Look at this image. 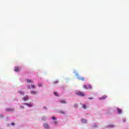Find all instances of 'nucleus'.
Listing matches in <instances>:
<instances>
[{
  "mask_svg": "<svg viewBox=\"0 0 129 129\" xmlns=\"http://www.w3.org/2000/svg\"><path fill=\"white\" fill-rule=\"evenodd\" d=\"M83 88L85 89H87V90H88V89H92V86H91V85H84L83 86Z\"/></svg>",
  "mask_w": 129,
  "mask_h": 129,
  "instance_id": "1",
  "label": "nucleus"
},
{
  "mask_svg": "<svg viewBox=\"0 0 129 129\" xmlns=\"http://www.w3.org/2000/svg\"><path fill=\"white\" fill-rule=\"evenodd\" d=\"M76 95H78L79 96H82V97L85 96V94L83 92L79 91L76 93Z\"/></svg>",
  "mask_w": 129,
  "mask_h": 129,
  "instance_id": "2",
  "label": "nucleus"
},
{
  "mask_svg": "<svg viewBox=\"0 0 129 129\" xmlns=\"http://www.w3.org/2000/svg\"><path fill=\"white\" fill-rule=\"evenodd\" d=\"M76 75L78 79H79V80H81V81H84L85 78H84V77L81 78L79 77V75L78 74H76Z\"/></svg>",
  "mask_w": 129,
  "mask_h": 129,
  "instance_id": "3",
  "label": "nucleus"
},
{
  "mask_svg": "<svg viewBox=\"0 0 129 129\" xmlns=\"http://www.w3.org/2000/svg\"><path fill=\"white\" fill-rule=\"evenodd\" d=\"M22 99L24 101H26V100H29V96H25L24 97L22 98Z\"/></svg>",
  "mask_w": 129,
  "mask_h": 129,
  "instance_id": "4",
  "label": "nucleus"
},
{
  "mask_svg": "<svg viewBox=\"0 0 129 129\" xmlns=\"http://www.w3.org/2000/svg\"><path fill=\"white\" fill-rule=\"evenodd\" d=\"M43 126L45 128L48 129L49 128V125L47 123H44Z\"/></svg>",
  "mask_w": 129,
  "mask_h": 129,
  "instance_id": "5",
  "label": "nucleus"
},
{
  "mask_svg": "<svg viewBox=\"0 0 129 129\" xmlns=\"http://www.w3.org/2000/svg\"><path fill=\"white\" fill-rule=\"evenodd\" d=\"M7 111H14V108H8L7 109Z\"/></svg>",
  "mask_w": 129,
  "mask_h": 129,
  "instance_id": "6",
  "label": "nucleus"
},
{
  "mask_svg": "<svg viewBox=\"0 0 129 129\" xmlns=\"http://www.w3.org/2000/svg\"><path fill=\"white\" fill-rule=\"evenodd\" d=\"M81 121L83 123H87V121L85 119H82Z\"/></svg>",
  "mask_w": 129,
  "mask_h": 129,
  "instance_id": "7",
  "label": "nucleus"
},
{
  "mask_svg": "<svg viewBox=\"0 0 129 129\" xmlns=\"http://www.w3.org/2000/svg\"><path fill=\"white\" fill-rule=\"evenodd\" d=\"M15 71H16V72H18L20 71V68H19L18 67H16L15 69Z\"/></svg>",
  "mask_w": 129,
  "mask_h": 129,
  "instance_id": "8",
  "label": "nucleus"
},
{
  "mask_svg": "<svg viewBox=\"0 0 129 129\" xmlns=\"http://www.w3.org/2000/svg\"><path fill=\"white\" fill-rule=\"evenodd\" d=\"M24 105L29 106V107H32V106H33L32 104L29 103H24Z\"/></svg>",
  "mask_w": 129,
  "mask_h": 129,
  "instance_id": "9",
  "label": "nucleus"
},
{
  "mask_svg": "<svg viewBox=\"0 0 129 129\" xmlns=\"http://www.w3.org/2000/svg\"><path fill=\"white\" fill-rule=\"evenodd\" d=\"M38 92H37V91H32L31 92V94H33V95H35V94H37V93Z\"/></svg>",
  "mask_w": 129,
  "mask_h": 129,
  "instance_id": "10",
  "label": "nucleus"
},
{
  "mask_svg": "<svg viewBox=\"0 0 129 129\" xmlns=\"http://www.w3.org/2000/svg\"><path fill=\"white\" fill-rule=\"evenodd\" d=\"M117 110L118 113H119V114L121 113V112H122L121 109H120L117 108Z\"/></svg>",
  "mask_w": 129,
  "mask_h": 129,
  "instance_id": "11",
  "label": "nucleus"
},
{
  "mask_svg": "<svg viewBox=\"0 0 129 129\" xmlns=\"http://www.w3.org/2000/svg\"><path fill=\"white\" fill-rule=\"evenodd\" d=\"M105 98H106V96L104 95L102 97L99 98V99H105Z\"/></svg>",
  "mask_w": 129,
  "mask_h": 129,
  "instance_id": "12",
  "label": "nucleus"
},
{
  "mask_svg": "<svg viewBox=\"0 0 129 129\" xmlns=\"http://www.w3.org/2000/svg\"><path fill=\"white\" fill-rule=\"evenodd\" d=\"M19 93H20V94H21V95H24L25 94V93H24L23 92L19 91H18Z\"/></svg>",
  "mask_w": 129,
  "mask_h": 129,
  "instance_id": "13",
  "label": "nucleus"
},
{
  "mask_svg": "<svg viewBox=\"0 0 129 129\" xmlns=\"http://www.w3.org/2000/svg\"><path fill=\"white\" fill-rule=\"evenodd\" d=\"M27 83H31L33 82V81L28 79V80H27Z\"/></svg>",
  "mask_w": 129,
  "mask_h": 129,
  "instance_id": "14",
  "label": "nucleus"
},
{
  "mask_svg": "<svg viewBox=\"0 0 129 129\" xmlns=\"http://www.w3.org/2000/svg\"><path fill=\"white\" fill-rule=\"evenodd\" d=\"M60 103H66V101L64 100H61L60 101Z\"/></svg>",
  "mask_w": 129,
  "mask_h": 129,
  "instance_id": "15",
  "label": "nucleus"
},
{
  "mask_svg": "<svg viewBox=\"0 0 129 129\" xmlns=\"http://www.w3.org/2000/svg\"><path fill=\"white\" fill-rule=\"evenodd\" d=\"M59 83V81H58V80H56L53 82L54 84H57V83Z\"/></svg>",
  "mask_w": 129,
  "mask_h": 129,
  "instance_id": "16",
  "label": "nucleus"
},
{
  "mask_svg": "<svg viewBox=\"0 0 129 129\" xmlns=\"http://www.w3.org/2000/svg\"><path fill=\"white\" fill-rule=\"evenodd\" d=\"M59 113H61V114H64V113H65V112L62 110H60L59 111Z\"/></svg>",
  "mask_w": 129,
  "mask_h": 129,
  "instance_id": "17",
  "label": "nucleus"
},
{
  "mask_svg": "<svg viewBox=\"0 0 129 129\" xmlns=\"http://www.w3.org/2000/svg\"><path fill=\"white\" fill-rule=\"evenodd\" d=\"M54 94L55 96H59V95L58 94V93H57V92H54Z\"/></svg>",
  "mask_w": 129,
  "mask_h": 129,
  "instance_id": "18",
  "label": "nucleus"
},
{
  "mask_svg": "<svg viewBox=\"0 0 129 129\" xmlns=\"http://www.w3.org/2000/svg\"><path fill=\"white\" fill-rule=\"evenodd\" d=\"M74 107H75V108H77V107H78V104H75Z\"/></svg>",
  "mask_w": 129,
  "mask_h": 129,
  "instance_id": "19",
  "label": "nucleus"
},
{
  "mask_svg": "<svg viewBox=\"0 0 129 129\" xmlns=\"http://www.w3.org/2000/svg\"><path fill=\"white\" fill-rule=\"evenodd\" d=\"M52 119L53 120H57V119H56V117H55V116L52 117Z\"/></svg>",
  "mask_w": 129,
  "mask_h": 129,
  "instance_id": "20",
  "label": "nucleus"
},
{
  "mask_svg": "<svg viewBox=\"0 0 129 129\" xmlns=\"http://www.w3.org/2000/svg\"><path fill=\"white\" fill-rule=\"evenodd\" d=\"M38 86H39V87H42V86H43V84H38Z\"/></svg>",
  "mask_w": 129,
  "mask_h": 129,
  "instance_id": "21",
  "label": "nucleus"
},
{
  "mask_svg": "<svg viewBox=\"0 0 129 129\" xmlns=\"http://www.w3.org/2000/svg\"><path fill=\"white\" fill-rule=\"evenodd\" d=\"M83 108H84V109H86V105H84L83 106Z\"/></svg>",
  "mask_w": 129,
  "mask_h": 129,
  "instance_id": "22",
  "label": "nucleus"
},
{
  "mask_svg": "<svg viewBox=\"0 0 129 129\" xmlns=\"http://www.w3.org/2000/svg\"><path fill=\"white\" fill-rule=\"evenodd\" d=\"M54 124H58V122L57 121H55L54 122H53Z\"/></svg>",
  "mask_w": 129,
  "mask_h": 129,
  "instance_id": "23",
  "label": "nucleus"
},
{
  "mask_svg": "<svg viewBox=\"0 0 129 129\" xmlns=\"http://www.w3.org/2000/svg\"><path fill=\"white\" fill-rule=\"evenodd\" d=\"M0 117L1 118H3V117H4V116L2 114H0Z\"/></svg>",
  "mask_w": 129,
  "mask_h": 129,
  "instance_id": "24",
  "label": "nucleus"
},
{
  "mask_svg": "<svg viewBox=\"0 0 129 129\" xmlns=\"http://www.w3.org/2000/svg\"><path fill=\"white\" fill-rule=\"evenodd\" d=\"M31 87L32 88H35V86L33 85L31 86Z\"/></svg>",
  "mask_w": 129,
  "mask_h": 129,
  "instance_id": "25",
  "label": "nucleus"
},
{
  "mask_svg": "<svg viewBox=\"0 0 129 129\" xmlns=\"http://www.w3.org/2000/svg\"><path fill=\"white\" fill-rule=\"evenodd\" d=\"M28 89H31V87L30 86H28Z\"/></svg>",
  "mask_w": 129,
  "mask_h": 129,
  "instance_id": "26",
  "label": "nucleus"
},
{
  "mask_svg": "<svg viewBox=\"0 0 129 129\" xmlns=\"http://www.w3.org/2000/svg\"><path fill=\"white\" fill-rule=\"evenodd\" d=\"M12 125H15V123L12 122Z\"/></svg>",
  "mask_w": 129,
  "mask_h": 129,
  "instance_id": "27",
  "label": "nucleus"
},
{
  "mask_svg": "<svg viewBox=\"0 0 129 129\" xmlns=\"http://www.w3.org/2000/svg\"><path fill=\"white\" fill-rule=\"evenodd\" d=\"M89 99L91 100V99H93V98L92 97H89Z\"/></svg>",
  "mask_w": 129,
  "mask_h": 129,
  "instance_id": "28",
  "label": "nucleus"
},
{
  "mask_svg": "<svg viewBox=\"0 0 129 129\" xmlns=\"http://www.w3.org/2000/svg\"><path fill=\"white\" fill-rule=\"evenodd\" d=\"M20 107H21V108H24V106H21Z\"/></svg>",
  "mask_w": 129,
  "mask_h": 129,
  "instance_id": "29",
  "label": "nucleus"
},
{
  "mask_svg": "<svg viewBox=\"0 0 129 129\" xmlns=\"http://www.w3.org/2000/svg\"><path fill=\"white\" fill-rule=\"evenodd\" d=\"M44 108H46V107H44Z\"/></svg>",
  "mask_w": 129,
  "mask_h": 129,
  "instance_id": "30",
  "label": "nucleus"
}]
</instances>
